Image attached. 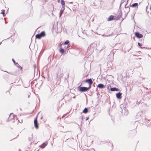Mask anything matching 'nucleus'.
<instances>
[{
    "label": "nucleus",
    "instance_id": "nucleus-17",
    "mask_svg": "<svg viewBox=\"0 0 151 151\" xmlns=\"http://www.w3.org/2000/svg\"><path fill=\"white\" fill-rule=\"evenodd\" d=\"M63 13V11L62 10H60V17L62 15Z\"/></svg>",
    "mask_w": 151,
    "mask_h": 151
},
{
    "label": "nucleus",
    "instance_id": "nucleus-11",
    "mask_svg": "<svg viewBox=\"0 0 151 151\" xmlns=\"http://www.w3.org/2000/svg\"><path fill=\"white\" fill-rule=\"evenodd\" d=\"M121 95L122 93L120 92L118 93H116V97L117 98L119 99H121Z\"/></svg>",
    "mask_w": 151,
    "mask_h": 151
},
{
    "label": "nucleus",
    "instance_id": "nucleus-13",
    "mask_svg": "<svg viewBox=\"0 0 151 151\" xmlns=\"http://www.w3.org/2000/svg\"><path fill=\"white\" fill-rule=\"evenodd\" d=\"M5 11L4 10H1V14H2L3 15V17H5Z\"/></svg>",
    "mask_w": 151,
    "mask_h": 151
},
{
    "label": "nucleus",
    "instance_id": "nucleus-14",
    "mask_svg": "<svg viewBox=\"0 0 151 151\" xmlns=\"http://www.w3.org/2000/svg\"><path fill=\"white\" fill-rule=\"evenodd\" d=\"M59 52L63 54L64 52V50L63 49L61 48Z\"/></svg>",
    "mask_w": 151,
    "mask_h": 151
},
{
    "label": "nucleus",
    "instance_id": "nucleus-2",
    "mask_svg": "<svg viewBox=\"0 0 151 151\" xmlns=\"http://www.w3.org/2000/svg\"><path fill=\"white\" fill-rule=\"evenodd\" d=\"M90 89V88L89 87H81L79 89V91L81 92H85L87 91Z\"/></svg>",
    "mask_w": 151,
    "mask_h": 151
},
{
    "label": "nucleus",
    "instance_id": "nucleus-21",
    "mask_svg": "<svg viewBox=\"0 0 151 151\" xmlns=\"http://www.w3.org/2000/svg\"><path fill=\"white\" fill-rule=\"evenodd\" d=\"M62 45V44H60V47H61Z\"/></svg>",
    "mask_w": 151,
    "mask_h": 151
},
{
    "label": "nucleus",
    "instance_id": "nucleus-4",
    "mask_svg": "<svg viewBox=\"0 0 151 151\" xmlns=\"http://www.w3.org/2000/svg\"><path fill=\"white\" fill-rule=\"evenodd\" d=\"M121 15H120L117 18V19H115L114 18V16L113 15L110 16L107 19L108 21H111L113 20H118L121 17Z\"/></svg>",
    "mask_w": 151,
    "mask_h": 151
},
{
    "label": "nucleus",
    "instance_id": "nucleus-10",
    "mask_svg": "<svg viewBox=\"0 0 151 151\" xmlns=\"http://www.w3.org/2000/svg\"><path fill=\"white\" fill-rule=\"evenodd\" d=\"M110 90L112 91H119V89L118 88H116L114 87L113 88H111Z\"/></svg>",
    "mask_w": 151,
    "mask_h": 151
},
{
    "label": "nucleus",
    "instance_id": "nucleus-7",
    "mask_svg": "<svg viewBox=\"0 0 151 151\" xmlns=\"http://www.w3.org/2000/svg\"><path fill=\"white\" fill-rule=\"evenodd\" d=\"M138 4L137 3H134L130 6V7L134 8H137L138 7Z\"/></svg>",
    "mask_w": 151,
    "mask_h": 151
},
{
    "label": "nucleus",
    "instance_id": "nucleus-5",
    "mask_svg": "<svg viewBox=\"0 0 151 151\" xmlns=\"http://www.w3.org/2000/svg\"><path fill=\"white\" fill-rule=\"evenodd\" d=\"M85 82L88 83L89 85V88H90L91 87V86L93 82V81L91 78H90L87 80H86L85 81Z\"/></svg>",
    "mask_w": 151,
    "mask_h": 151
},
{
    "label": "nucleus",
    "instance_id": "nucleus-1",
    "mask_svg": "<svg viewBox=\"0 0 151 151\" xmlns=\"http://www.w3.org/2000/svg\"><path fill=\"white\" fill-rule=\"evenodd\" d=\"M45 35V32L44 31H42L40 34H37L35 36V37L36 38L40 39L41 37H44Z\"/></svg>",
    "mask_w": 151,
    "mask_h": 151
},
{
    "label": "nucleus",
    "instance_id": "nucleus-18",
    "mask_svg": "<svg viewBox=\"0 0 151 151\" xmlns=\"http://www.w3.org/2000/svg\"><path fill=\"white\" fill-rule=\"evenodd\" d=\"M138 45L141 48H142L141 47L142 46V44H141L139 43H138Z\"/></svg>",
    "mask_w": 151,
    "mask_h": 151
},
{
    "label": "nucleus",
    "instance_id": "nucleus-22",
    "mask_svg": "<svg viewBox=\"0 0 151 151\" xmlns=\"http://www.w3.org/2000/svg\"><path fill=\"white\" fill-rule=\"evenodd\" d=\"M13 61L14 63H15V61L13 59Z\"/></svg>",
    "mask_w": 151,
    "mask_h": 151
},
{
    "label": "nucleus",
    "instance_id": "nucleus-12",
    "mask_svg": "<svg viewBox=\"0 0 151 151\" xmlns=\"http://www.w3.org/2000/svg\"><path fill=\"white\" fill-rule=\"evenodd\" d=\"M88 112V110L87 108H85L83 111V112L84 113L86 114Z\"/></svg>",
    "mask_w": 151,
    "mask_h": 151
},
{
    "label": "nucleus",
    "instance_id": "nucleus-9",
    "mask_svg": "<svg viewBox=\"0 0 151 151\" xmlns=\"http://www.w3.org/2000/svg\"><path fill=\"white\" fill-rule=\"evenodd\" d=\"M97 87L100 88H103L105 87V86L103 84L100 83L97 86Z\"/></svg>",
    "mask_w": 151,
    "mask_h": 151
},
{
    "label": "nucleus",
    "instance_id": "nucleus-15",
    "mask_svg": "<svg viewBox=\"0 0 151 151\" xmlns=\"http://www.w3.org/2000/svg\"><path fill=\"white\" fill-rule=\"evenodd\" d=\"M69 41L68 40L66 41L65 42H64V45H67L69 43Z\"/></svg>",
    "mask_w": 151,
    "mask_h": 151
},
{
    "label": "nucleus",
    "instance_id": "nucleus-6",
    "mask_svg": "<svg viewBox=\"0 0 151 151\" xmlns=\"http://www.w3.org/2000/svg\"><path fill=\"white\" fill-rule=\"evenodd\" d=\"M135 35L138 38H142L143 37V35L142 34H139L138 32H135Z\"/></svg>",
    "mask_w": 151,
    "mask_h": 151
},
{
    "label": "nucleus",
    "instance_id": "nucleus-23",
    "mask_svg": "<svg viewBox=\"0 0 151 151\" xmlns=\"http://www.w3.org/2000/svg\"><path fill=\"white\" fill-rule=\"evenodd\" d=\"M22 120L21 121V122H20V123H22Z\"/></svg>",
    "mask_w": 151,
    "mask_h": 151
},
{
    "label": "nucleus",
    "instance_id": "nucleus-19",
    "mask_svg": "<svg viewBox=\"0 0 151 151\" xmlns=\"http://www.w3.org/2000/svg\"><path fill=\"white\" fill-rule=\"evenodd\" d=\"M19 68H20L21 70H22V68L21 66H20Z\"/></svg>",
    "mask_w": 151,
    "mask_h": 151
},
{
    "label": "nucleus",
    "instance_id": "nucleus-8",
    "mask_svg": "<svg viewBox=\"0 0 151 151\" xmlns=\"http://www.w3.org/2000/svg\"><path fill=\"white\" fill-rule=\"evenodd\" d=\"M47 145V143L46 142H44L41 145L40 147L41 148H44Z\"/></svg>",
    "mask_w": 151,
    "mask_h": 151
},
{
    "label": "nucleus",
    "instance_id": "nucleus-20",
    "mask_svg": "<svg viewBox=\"0 0 151 151\" xmlns=\"http://www.w3.org/2000/svg\"><path fill=\"white\" fill-rule=\"evenodd\" d=\"M58 2H60V0H58Z\"/></svg>",
    "mask_w": 151,
    "mask_h": 151
},
{
    "label": "nucleus",
    "instance_id": "nucleus-3",
    "mask_svg": "<svg viewBox=\"0 0 151 151\" xmlns=\"http://www.w3.org/2000/svg\"><path fill=\"white\" fill-rule=\"evenodd\" d=\"M37 116L38 115L36 116L34 120V126L36 129H38L39 128V124L37 120Z\"/></svg>",
    "mask_w": 151,
    "mask_h": 151
},
{
    "label": "nucleus",
    "instance_id": "nucleus-16",
    "mask_svg": "<svg viewBox=\"0 0 151 151\" xmlns=\"http://www.w3.org/2000/svg\"><path fill=\"white\" fill-rule=\"evenodd\" d=\"M61 4L62 5H65V1L64 0H61Z\"/></svg>",
    "mask_w": 151,
    "mask_h": 151
}]
</instances>
